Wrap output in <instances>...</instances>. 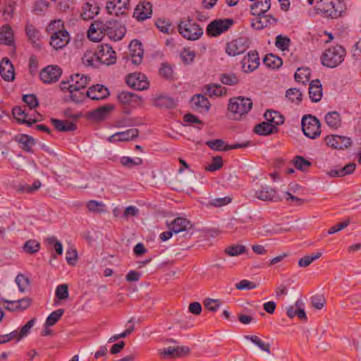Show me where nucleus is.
Listing matches in <instances>:
<instances>
[{"label": "nucleus", "instance_id": "7ed1b4c3", "mask_svg": "<svg viewBox=\"0 0 361 361\" xmlns=\"http://www.w3.org/2000/svg\"><path fill=\"white\" fill-rule=\"evenodd\" d=\"M178 28L182 37L188 40H197L203 35V29L192 18L181 19Z\"/></svg>", "mask_w": 361, "mask_h": 361}, {"label": "nucleus", "instance_id": "c03bdc74", "mask_svg": "<svg viewBox=\"0 0 361 361\" xmlns=\"http://www.w3.org/2000/svg\"><path fill=\"white\" fill-rule=\"evenodd\" d=\"M325 121L329 127L333 128H337L341 124V116L337 111L329 112L325 116Z\"/></svg>", "mask_w": 361, "mask_h": 361}, {"label": "nucleus", "instance_id": "58836bf2", "mask_svg": "<svg viewBox=\"0 0 361 361\" xmlns=\"http://www.w3.org/2000/svg\"><path fill=\"white\" fill-rule=\"evenodd\" d=\"M112 109L111 105L99 107L89 113L90 118L95 121L102 120L107 116Z\"/></svg>", "mask_w": 361, "mask_h": 361}, {"label": "nucleus", "instance_id": "de8ad7c7", "mask_svg": "<svg viewBox=\"0 0 361 361\" xmlns=\"http://www.w3.org/2000/svg\"><path fill=\"white\" fill-rule=\"evenodd\" d=\"M286 97L291 102L299 104L302 101V93L297 88H290L286 90Z\"/></svg>", "mask_w": 361, "mask_h": 361}, {"label": "nucleus", "instance_id": "4468645a", "mask_svg": "<svg viewBox=\"0 0 361 361\" xmlns=\"http://www.w3.org/2000/svg\"><path fill=\"white\" fill-rule=\"evenodd\" d=\"M190 104L192 109L200 113L208 112L211 107V104L208 99L201 94H195L191 98Z\"/></svg>", "mask_w": 361, "mask_h": 361}, {"label": "nucleus", "instance_id": "5701e85b", "mask_svg": "<svg viewBox=\"0 0 361 361\" xmlns=\"http://www.w3.org/2000/svg\"><path fill=\"white\" fill-rule=\"evenodd\" d=\"M0 75L6 81H12L15 78L13 66L7 58H4L0 63Z\"/></svg>", "mask_w": 361, "mask_h": 361}, {"label": "nucleus", "instance_id": "2eb2a0df", "mask_svg": "<svg viewBox=\"0 0 361 361\" xmlns=\"http://www.w3.org/2000/svg\"><path fill=\"white\" fill-rule=\"evenodd\" d=\"M253 15L257 16L252 21V27L256 30H262L270 25H274L277 20L270 15L265 13H255Z\"/></svg>", "mask_w": 361, "mask_h": 361}, {"label": "nucleus", "instance_id": "1a4fd4ad", "mask_svg": "<svg viewBox=\"0 0 361 361\" xmlns=\"http://www.w3.org/2000/svg\"><path fill=\"white\" fill-rule=\"evenodd\" d=\"M97 54L100 63L109 66L114 64L116 61V52L108 44L98 46Z\"/></svg>", "mask_w": 361, "mask_h": 361}, {"label": "nucleus", "instance_id": "6e6d98bb", "mask_svg": "<svg viewBox=\"0 0 361 361\" xmlns=\"http://www.w3.org/2000/svg\"><path fill=\"white\" fill-rule=\"evenodd\" d=\"M46 31L52 35V33L58 32L66 31L63 29V23L61 20H54L50 22L46 28Z\"/></svg>", "mask_w": 361, "mask_h": 361}, {"label": "nucleus", "instance_id": "393cba45", "mask_svg": "<svg viewBox=\"0 0 361 361\" xmlns=\"http://www.w3.org/2000/svg\"><path fill=\"white\" fill-rule=\"evenodd\" d=\"M303 302L301 300H298L294 305L289 306L287 308V316L292 319L297 316L300 319L307 321V318L305 310L303 309Z\"/></svg>", "mask_w": 361, "mask_h": 361}, {"label": "nucleus", "instance_id": "c9c22d12", "mask_svg": "<svg viewBox=\"0 0 361 361\" xmlns=\"http://www.w3.org/2000/svg\"><path fill=\"white\" fill-rule=\"evenodd\" d=\"M0 302L7 303L8 305H16V309H19L20 311H23L30 307L32 300L29 297H25L17 300H9L0 298Z\"/></svg>", "mask_w": 361, "mask_h": 361}, {"label": "nucleus", "instance_id": "0e129e2a", "mask_svg": "<svg viewBox=\"0 0 361 361\" xmlns=\"http://www.w3.org/2000/svg\"><path fill=\"white\" fill-rule=\"evenodd\" d=\"M220 81L227 85H235L239 82L238 77L233 73L222 74L220 77Z\"/></svg>", "mask_w": 361, "mask_h": 361}, {"label": "nucleus", "instance_id": "6e6552de", "mask_svg": "<svg viewBox=\"0 0 361 361\" xmlns=\"http://www.w3.org/2000/svg\"><path fill=\"white\" fill-rule=\"evenodd\" d=\"M62 73L61 69L55 65L47 66L39 73L40 80L45 84L56 82Z\"/></svg>", "mask_w": 361, "mask_h": 361}, {"label": "nucleus", "instance_id": "412c9836", "mask_svg": "<svg viewBox=\"0 0 361 361\" xmlns=\"http://www.w3.org/2000/svg\"><path fill=\"white\" fill-rule=\"evenodd\" d=\"M190 352V349L185 346H169L168 348L161 350L159 353L164 357H178L188 355Z\"/></svg>", "mask_w": 361, "mask_h": 361}, {"label": "nucleus", "instance_id": "bb28decb", "mask_svg": "<svg viewBox=\"0 0 361 361\" xmlns=\"http://www.w3.org/2000/svg\"><path fill=\"white\" fill-rule=\"evenodd\" d=\"M12 113L15 118L19 123H25L29 126L35 123L38 121L37 118L28 117L27 114L25 112V109L20 106L14 107L12 110Z\"/></svg>", "mask_w": 361, "mask_h": 361}, {"label": "nucleus", "instance_id": "9b49d317", "mask_svg": "<svg viewBox=\"0 0 361 361\" xmlns=\"http://www.w3.org/2000/svg\"><path fill=\"white\" fill-rule=\"evenodd\" d=\"M129 8V0H109L106 5L107 12L109 14H115L116 16L125 15Z\"/></svg>", "mask_w": 361, "mask_h": 361}, {"label": "nucleus", "instance_id": "5fc2aeb1", "mask_svg": "<svg viewBox=\"0 0 361 361\" xmlns=\"http://www.w3.org/2000/svg\"><path fill=\"white\" fill-rule=\"evenodd\" d=\"M246 252V247L243 245H233L225 250V253L228 256H238Z\"/></svg>", "mask_w": 361, "mask_h": 361}, {"label": "nucleus", "instance_id": "a18cd8bd", "mask_svg": "<svg viewBox=\"0 0 361 361\" xmlns=\"http://www.w3.org/2000/svg\"><path fill=\"white\" fill-rule=\"evenodd\" d=\"M270 7V0H258L251 6V10L255 13H265Z\"/></svg>", "mask_w": 361, "mask_h": 361}, {"label": "nucleus", "instance_id": "a211bd4d", "mask_svg": "<svg viewBox=\"0 0 361 361\" xmlns=\"http://www.w3.org/2000/svg\"><path fill=\"white\" fill-rule=\"evenodd\" d=\"M70 37L67 31L52 33L50 45L56 50L63 48L69 42Z\"/></svg>", "mask_w": 361, "mask_h": 361}, {"label": "nucleus", "instance_id": "cd10ccee", "mask_svg": "<svg viewBox=\"0 0 361 361\" xmlns=\"http://www.w3.org/2000/svg\"><path fill=\"white\" fill-rule=\"evenodd\" d=\"M309 94L312 102H317L322 99V85L319 80H314L311 81L309 86Z\"/></svg>", "mask_w": 361, "mask_h": 361}, {"label": "nucleus", "instance_id": "09e8293b", "mask_svg": "<svg viewBox=\"0 0 361 361\" xmlns=\"http://www.w3.org/2000/svg\"><path fill=\"white\" fill-rule=\"evenodd\" d=\"M293 161L295 167L302 171H307L311 166V162L301 156H296Z\"/></svg>", "mask_w": 361, "mask_h": 361}, {"label": "nucleus", "instance_id": "13d9d810", "mask_svg": "<svg viewBox=\"0 0 361 361\" xmlns=\"http://www.w3.org/2000/svg\"><path fill=\"white\" fill-rule=\"evenodd\" d=\"M15 281L20 292L24 293L27 286L30 284V281L28 277L23 274H18L16 277Z\"/></svg>", "mask_w": 361, "mask_h": 361}, {"label": "nucleus", "instance_id": "a878e982", "mask_svg": "<svg viewBox=\"0 0 361 361\" xmlns=\"http://www.w3.org/2000/svg\"><path fill=\"white\" fill-rule=\"evenodd\" d=\"M169 227L173 233H178L190 230L192 228V225L186 218L177 217L171 223Z\"/></svg>", "mask_w": 361, "mask_h": 361}, {"label": "nucleus", "instance_id": "680f3d73", "mask_svg": "<svg viewBox=\"0 0 361 361\" xmlns=\"http://www.w3.org/2000/svg\"><path fill=\"white\" fill-rule=\"evenodd\" d=\"M121 163L123 166L128 168H133L135 166L142 165L143 161L141 158L137 157L135 159H132L129 157H123L121 159Z\"/></svg>", "mask_w": 361, "mask_h": 361}, {"label": "nucleus", "instance_id": "2f4dec72", "mask_svg": "<svg viewBox=\"0 0 361 361\" xmlns=\"http://www.w3.org/2000/svg\"><path fill=\"white\" fill-rule=\"evenodd\" d=\"M50 121L54 128L60 132L74 131L77 128L74 123L67 120L51 118Z\"/></svg>", "mask_w": 361, "mask_h": 361}, {"label": "nucleus", "instance_id": "a19ab883", "mask_svg": "<svg viewBox=\"0 0 361 361\" xmlns=\"http://www.w3.org/2000/svg\"><path fill=\"white\" fill-rule=\"evenodd\" d=\"M73 88L85 90L89 83V78L84 75L75 74L71 76Z\"/></svg>", "mask_w": 361, "mask_h": 361}, {"label": "nucleus", "instance_id": "c756f323", "mask_svg": "<svg viewBox=\"0 0 361 361\" xmlns=\"http://www.w3.org/2000/svg\"><path fill=\"white\" fill-rule=\"evenodd\" d=\"M99 11V8L96 4L86 2L82 7L81 18L84 20H92Z\"/></svg>", "mask_w": 361, "mask_h": 361}, {"label": "nucleus", "instance_id": "4c0bfd02", "mask_svg": "<svg viewBox=\"0 0 361 361\" xmlns=\"http://www.w3.org/2000/svg\"><path fill=\"white\" fill-rule=\"evenodd\" d=\"M119 102L125 104L132 106L138 104L140 102V98L135 94L129 92H121L118 95Z\"/></svg>", "mask_w": 361, "mask_h": 361}, {"label": "nucleus", "instance_id": "79ce46f5", "mask_svg": "<svg viewBox=\"0 0 361 361\" xmlns=\"http://www.w3.org/2000/svg\"><path fill=\"white\" fill-rule=\"evenodd\" d=\"M263 62L267 67L271 69L279 68L283 64L282 59L272 54H267L264 58Z\"/></svg>", "mask_w": 361, "mask_h": 361}, {"label": "nucleus", "instance_id": "20e7f679", "mask_svg": "<svg viewBox=\"0 0 361 361\" xmlns=\"http://www.w3.org/2000/svg\"><path fill=\"white\" fill-rule=\"evenodd\" d=\"M316 8L326 18H338L343 12L344 5L341 0H319Z\"/></svg>", "mask_w": 361, "mask_h": 361}, {"label": "nucleus", "instance_id": "69168bd1", "mask_svg": "<svg viewBox=\"0 0 361 361\" xmlns=\"http://www.w3.org/2000/svg\"><path fill=\"white\" fill-rule=\"evenodd\" d=\"M222 302L218 299L207 298L204 301V307L209 311L215 312L221 305Z\"/></svg>", "mask_w": 361, "mask_h": 361}, {"label": "nucleus", "instance_id": "aec40b11", "mask_svg": "<svg viewBox=\"0 0 361 361\" xmlns=\"http://www.w3.org/2000/svg\"><path fill=\"white\" fill-rule=\"evenodd\" d=\"M86 95L92 100H100L106 98L109 95V92L107 87L97 84L90 87L86 91Z\"/></svg>", "mask_w": 361, "mask_h": 361}, {"label": "nucleus", "instance_id": "6ab92c4d", "mask_svg": "<svg viewBox=\"0 0 361 361\" xmlns=\"http://www.w3.org/2000/svg\"><path fill=\"white\" fill-rule=\"evenodd\" d=\"M139 135V130L137 128H130L125 131L117 132L109 137V140L111 142H128L136 138Z\"/></svg>", "mask_w": 361, "mask_h": 361}, {"label": "nucleus", "instance_id": "8fccbe9b", "mask_svg": "<svg viewBox=\"0 0 361 361\" xmlns=\"http://www.w3.org/2000/svg\"><path fill=\"white\" fill-rule=\"evenodd\" d=\"M64 309H58L51 312L47 318L45 326H54L62 317L64 313Z\"/></svg>", "mask_w": 361, "mask_h": 361}, {"label": "nucleus", "instance_id": "423d86ee", "mask_svg": "<svg viewBox=\"0 0 361 361\" xmlns=\"http://www.w3.org/2000/svg\"><path fill=\"white\" fill-rule=\"evenodd\" d=\"M304 134L312 139H315L321 134V123L318 118L310 114L305 115L301 121Z\"/></svg>", "mask_w": 361, "mask_h": 361}, {"label": "nucleus", "instance_id": "f03ea898", "mask_svg": "<svg viewBox=\"0 0 361 361\" xmlns=\"http://www.w3.org/2000/svg\"><path fill=\"white\" fill-rule=\"evenodd\" d=\"M346 55L345 49L341 46H332L326 49L321 56V63L328 68H336L343 61Z\"/></svg>", "mask_w": 361, "mask_h": 361}, {"label": "nucleus", "instance_id": "f257e3e1", "mask_svg": "<svg viewBox=\"0 0 361 361\" xmlns=\"http://www.w3.org/2000/svg\"><path fill=\"white\" fill-rule=\"evenodd\" d=\"M126 32L125 26L118 20H109L104 23L97 20L91 23L87 31V37L91 41L99 42L104 35H107L113 41H119Z\"/></svg>", "mask_w": 361, "mask_h": 361}, {"label": "nucleus", "instance_id": "49530a36", "mask_svg": "<svg viewBox=\"0 0 361 361\" xmlns=\"http://www.w3.org/2000/svg\"><path fill=\"white\" fill-rule=\"evenodd\" d=\"M26 35L29 40L33 44H37L40 38V32L31 24H27L25 27Z\"/></svg>", "mask_w": 361, "mask_h": 361}, {"label": "nucleus", "instance_id": "b1692460", "mask_svg": "<svg viewBox=\"0 0 361 361\" xmlns=\"http://www.w3.org/2000/svg\"><path fill=\"white\" fill-rule=\"evenodd\" d=\"M259 65V57L257 51H250L243 60V68L245 71L252 72Z\"/></svg>", "mask_w": 361, "mask_h": 361}, {"label": "nucleus", "instance_id": "0eeeda50", "mask_svg": "<svg viewBox=\"0 0 361 361\" xmlns=\"http://www.w3.org/2000/svg\"><path fill=\"white\" fill-rule=\"evenodd\" d=\"M232 18H219L212 20L207 27V34L211 37H217L226 32L233 25Z\"/></svg>", "mask_w": 361, "mask_h": 361}, {"label": "nucleus", "instance_id": "bf43d9fd", "mask_svg": "<svg viewBox=\"0 0 361 361\" xmlns=\"http://www.w3.org/2000/svg\"><path fill=\"white\" fill-rule=\"evenodd\" d=\"M322 256V252L312 253L311 255H307L301 259L298 262V265L300 267H307L314 260L319 259Z\"/></svg>", "mask_w": 361, "mask_h": 361}, {"label": "nucleus", "instance_id": "c85d7f7f", "mask_svg": "<svg viewBox=\"0 0 361 361\" xmlns=\"http://www.w3.org/2000/svg\"><path fill=\"white\" fill-rule=\"evenodd\" d=\"M202 90L210 97L224 96L227 93V89L226 87L216 83L205 85L203 87Z\"/></svg>", "mask_w": 361, "mask_h": 361}, {"label": "nucleus", "instance_id": "864d4df0", "mask_svg": "<svg viewBox=\"0 0 361 361\" xmlns=\"http://www.w3.org/2000/svg\"><path fill=\"white\" fill-rule=\"evenodd\" d=\"M206 145L215 151H226V147L228 146V145L226 144L221 139L208 140L206 142Z\"/></svg>", "mask_w": 361, "mask_h": 361}, {"label": "nucleus", "instance_id": "4d7b16f0", "mask_svg": "<svg viewBox=\"0 0 361 361\" xmlns=\"http://www.w3.org/2000/svg\"><path fill=\"white\" fill-rule=\"evenodd\" d=\"M40 249V243L36 240H27L23 246V250L26 253L34 254Z\"/></svg>", "mask_w": 361, "mask_h": 361}, {"label": "nucleus", "instance_id": "e2e57ef3", "mask_svg": "<svg viewBox=\"0 0 361 361\" xmlns=\"http://www.w3.org/2000/svg\"><path fill=\"white\" fill-rule=\"evenodd\" d=\"M180 57L183 63L189 64L194 61L195 52L190 48H183L180 52Z\"/></svg>", "mask_w": 361, "mask_h": 361}, {"label": "nucleus", "instance_id": "ea45409f", "mask_svg": "<svg viewBox=\"0 0 361 361\" xmlns=\"http://www.w3.org/2000/svg\"><path fill=\"white\" fill-rule=\"evenodd\" d=\"M245 339L251 341L256 345L261 350L268 354L271 353V345L268 343H264L259 337L255 335H245Z\"/></svg>", "mask_w": 361, "mask_h": 361}, {"label": "nucleus", "instance_id": "39448f33", "mask_svg": "<svg viewBox=\"0 0 361 361\" xmlns=\"http://www.w3.org/2000/svg\"><path fill=\"white\" fill-rule=\"evenodd\" d=\"M252 107V102L250 98L237 97L229 99L228 110L233 119H239L246 114Z\"/></svg>", "mask_w": 361, "mask_h": 361}, {"label": "nucleus", "instance_id": "f8f14e48", "mask_svg": "<svg viewBox=\"0 0 361 361\" xmlns=\"http://www.w3.org/2000/svg\"><path fill=\"white\" fill-rule=\"evenodd\" d=\"M128 86L137 90H147L149 87V81L145 75L140 73L130 74L126 80Z\"/></svg>", "mask_w": 361, "mask_h": 361}, {"label": "nucleus", "instance_id": "f704fd0d", "mask_svg": "<svg viewBox=\"0 0 361 361\" xmlns=\"http://www.w3.org/2000/svg\"><path fill=\"white\" fill-rule=\"evenodd\" d=\"M356 167L355 164L350 163L339 169H333L328 174L331 177H343L353 173Z\"/></svg>", "mask_w": 361, "mask_h": 361}, {"label": "nucleus", "instance_id": "72a5a7b5", "mask_svg": "<svg viewBox=\"0 0 361 361\" xmlns=\"http://www.w3.org/2000/svg\"><path fill=\"white\" fill-rule=\"evenodd\" d=\"M253 131L257 135L267 136L276 133L279 131V128H276L274 126H271L269 123L264 121L257 124Z\"/></svg>", "mask_w": 361, "mask_h": 361}, {"label": "nucleus", "instance_id": "37998d69", "mask_svg": "<svg viewBox=\"0 0 361 361\" xmlns=\"http://www.w3.org/2000/svg\"><path fill=\"white\" fill-rule=\"evenodd\" d=\"M82 61L83 64L88 66H97L99 63L97 51H87L85 52Z\"/></svg>", "mask_w": 361, "mask_h": 361}, {"label": "nucleus", "instance_id": "dca6fc26", "mask_svg": "<svg viewBox=\"0 0 361 361\" xmlns=\"http://www.w3.org/2000/svg\"><path fill=\"white\" fill-rule=\"evenodd\" d=\"M255 197L262 201L278 202L281 200L277 192L270 186L262 187L256 190Z\"/></svg>", "mask_w": 361, "mask_h": 361}, {"label": "nucleus", "instance_id": "ddd939ff", "mask_svg": "<svg viewBox=\"0 0 361 361\" xmlns=\"http://www.w3.org/2000/svg\"><path fill=\"white\" fill-rule=\"evenodd\" d=\"M327 145L336 149H344L352 145L351 138L338 135H328L325 137Z\"/></svg>", "mask_w": 361, "mask_h": 361}, {"label": "nucleus", "instance_id": "603ef678", "mask_svg": "<svg viewBox=\"0 0 361 361\" xmlns=\"http://www.w3.org/2000/svg\"><path fill=\"white\" fill-rule=\"evenodd\" d=\"M87 207L90 212L94 213H104L105 212V204L102 202H98L97 200H90L87 203Z\"/></svg>", "mask_w": 361, "mask_h": 361}, {"label": "nucleus", "instance_id": "052dcab7", "mask_svg": "<svg viewBox=\"0 0 361 361\" xmlns=\"http://www.w3.org/2000/svg\"><path fill=\"white\" fill-rule=\"evenodd\" d=\"M71 101L75 103L82 102L86 97V92L83 90L73 88L70 92Z\"/></svg>", "mask_w": 361, "mask_h": 361}, {"label": "nucleus", "instance_id": "e433bc0d", "mask_svg": "<svg viewBox=\"0 0 361 361\" xmlns=\"http://www.w3.org/2000/svg\"><path fill=\"white\" fill-rule=\"evenodd\" d=\"M16 140L20 145V147L23 150L32 152V147L35 145V140L27 135L21 134L16 137Z\"/></svg>", "mask_w": 361, "mask_h": 361}, {"label": "nucleus", "instance_id": "3c124183", "mask_svg": "<svg viewBox=\"0 0 361 361\" xmlns=\"http://www.w3.org/2000/svg\"><path fill=\"white\" fill-rule=\"evenodd\" d=\"M156 25L164 33L170 34L174 32V27L169 20L158 19Z\"/></svg>", "mask_w": 361, "mask_h": 361}, {"label": "nucleus", "instance_id": "7c9ffc66", "mask_svg": "<svg viewBox=\"0 0 361 361\" xmlns=\"http://www.w3.org/2000/svg\"><path fill=\"white\" fill-rule=\"evenodd\" d=\"M0 44L8 46L14 44L13 30L8 24L4 25L0 28Z\"/></svg>", "mask_w": 361, "mask_h": 361}, {"label": "nucleus", "instance_id": "9d476101", "mask_svg": "<svg viewBox=\"0 0 361 361\" xmlns=\"http://www.w3.org/2000/svg\"><path fill=\"white\" fill-rule=\"evenodd\" d=\"M247 48V39L238 37L226 44V52L231 56H235L244 53Z\"/></svg>", "mask_w": 361, "mask_h": 361}, {"label": "nucleus", "instance_id": "338daca9", "mask_svg": "<svg viewBox=\"0 0 361 361\" xmlns=\"http://www.w3.org/2000/svg\"><path fill=\"white\" fill-rule=\"evenodd\" d=\"M290 43V39L286 36L278 35L276 38V47L282 51L288 49Z\"/></svg>", "mask_w": 361, "mask_h": 361}, {"label": "nucleus", "instance_id": "473e14b6", "mask_svg": "<svg viewBox=\"0 0 361 361\" xmlns=\"http://www.w3.org/2000/svg\"><path fill=\"white\" fill-rule=\"evenodd\" d=\"M266 123H269L271 126L278 128L279 126L282 125L284 122V117L279 112L274 110H267L264 114Z\"/></svg>", "mask_w": 361, "mask_h": 361}, {"label": "nucleus", "instance_id": "f3484780", "mask_svg": "<svg viewBox=\"0 0 361 361\" xmlns=\"http://www.w3.org/2000/svg\"><path fill=\"white\" fill-rule=\"evenodd\" d=\"M129 51L132 63L135 65L140 64L144 54L141 42L137 39L133 40L129 44Z\"/></svg>", "mask_w": 361, "mask_h": 361}, {"label": "nucleus", "instance_id": "4be33fe9", "mask_svg": "<svg viewBox=\"0 0 361 361\" xmlns=\"http://www.w3.org/2000/svg\"><path fill=\"white\" fill-rule=\"evenodd\" d=\"M152 13V6L149 2L140 3L135 8L133 16L139 20L149 18Z\"/></svg>", "mask_w": 361, "mask_h": 361}, {"label": "nucleus", "instance_id": "774afa93", "mask_svg": "<svg viewBox=\"0 0 361 361\" xmlns=\"http://www.w3.org/2000/svg\"><path fill=\"white\" fill-rule=\"evenodd\" d=\"M56 297L59 300H66L68 298V287L67 284H61L56 287Z\"/></svg>", "mask_w": 361, "mask_h": 361}]
</instances>
